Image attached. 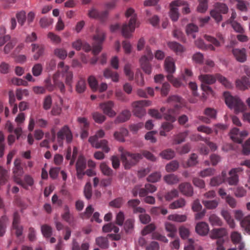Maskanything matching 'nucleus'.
<instances>
[{
  "label": "nucleus",
  "instance_id": "55",
  "mask_svg": "<svg viewBox=\"0 0 250 250\" xmlns=\"http://www.w3.org/2000/svg\"><path fill=\"white\" fill-rule=\"evenodd\" d=\"M41 231L43 235L46 238L50 237L52 235V228L47 225L42 226Z\"/></svg>",
  "mask_w": 250,
  "mask_h": 250
},
{
  "label": "nucleus",
  "instance_id": "5",
  "mask_svg": "<svg viewBox=\"0 0 250 250\" xmlns=\"http://www.w3.org/2000/svg\"><path fill=\"white\" fill-rule=\"evenodd\" d=\"M57 143L59 146H62L63 144V140L65 139L66 143L70 144L73 140L72 133L67 125L63 126L57 133Z\"/></svg>",
  "mask_w": 250,
  "mask_h": 250
},
{
  "label": "nucleus",
  "instance_id": "41",
  "mask_svg": "<svg viewBox=\"0 0 250 250\" xmlns=\"http://www.w3.org/2000/svg\"><path fill=\"white\" fill-rule=\"evenodd\" d=\"M8 218L5 215H3L0 218V236H2L5 232L6 223Z\"/></svg>",
  "mask_w": 250,
  "mask_h": 250
},
{
  "label": "nucleus",
  "instance_id": "56",
  "mask_svg": "<svg viewBox=\"0 0 250 250\" xmlns=\"http://www.w3.org/2000/svg\"><path fill=\"white\" fill-rule=\"evenodd\" d=\"M88 84L93 91H97L98 90V82L93 76H90L88 78Z\"/></svg>",
  "mask_w": 250,
  "mask_h": 250
},
{
  "label": "nucleus",
  "instance_id": "61",
  "mask_svg": "<svg viewBox=\"0 0 250 250\" xmlns=\"http://www.w3.org/2000/svg\"><path fill=\"white\" fill-rule=\"evenodd\" d=\"M179 234L183 239H187L190 234V231L188 228L181 226L179 229Z\"/></svg>",
  "mask_w": 250,
  "mask_h": 250
},
{
  "label": "nucleus",
  "instance_id": "22",
  "mask_svg": "<svg viewBox=\"0 0 250 250\" xmlns=\"http://www.w3.org/2000/svg\"><path fill=\"white\" fill-rule=\"evenodd\" d=\"M196 232L200 235L205 236L209 231L208 224L205 222H201L197 224L195 227Z\"/></svg>",
  "mask_w": 250,
  "mask_h": 250
},
{
  "label": "nucleus",
  "instance_id": "19",
  "mask_svg": "<svg viewBox=\"0 0 250 250\" xmlns=\"http://www.w3.org/2000/svg\"><path fill=\"white\" fill-rule=\"evenodd\" d=\"M227 234L224 228L214 229L210 232L209 236L212 239H223L222 238Z\"/></svg>",
  "mask_w": 250,
  "mask_h": 250
},
{
  "label": "nucleus",
  "instance_id": "35",
  "mask_svg": "<svg viewBox=\"0 0 250 250\" xmlns=\"http://www.w3.org/2000/svg\"><path fill=\"white\" fill-rule=\"evenodd\" d=\"M86 89V82L84 79L80 78L76 85V91L78 93H83Z\"/></svg>",
  "mask_w": 250,
  "mask_h": 250
},
{
  "label": "nucleus",
  "instance_id": "34",
  "mask_svg": "<svg viewBox=\"0 0 250 250\" xmlns=\"http://www.w3.org/2000/svg\"><path fill=\"white\" fill-rule=\"evenodd\" d=\"M168 47L176 53H181L184 51L183 46L175 42H169L167 44Z\"/></svg>",
  "mask_w": 250,
  "mask_h": 250
},
{
  "label": "nucleus",
  "instance_id": "12",
  "mask_svg": "<svg viewBox=\"0 0 250 250\" xmlns=\"http://www.w3.org/2000/svg\"><path fill=\"white\" fill-rule=\"evenodd\" d=\"M248 135L246 131L240 132L237 128H233L230 131V138L235 142L241 143L245 137Z\"/></svg>",
  "mask_w": 250,
  "mask_h": 250
},
{
  "label": "nucleus",
  "instance_id": "57",
  "mask_svg": "<svg viewBox=\"0 0 250 250\" xmlns=\"http://www.w3.org/2000/svg\"><path fill=\"white\" fill-rule=\"evenodd\" d=\"M77 121L79 124L81 130L89 129V123L86 118L79 117L77 119Z\"/></svg>",
  "mask_w": 250,
  "mask_h": 250
},
{
  "label": "nucleus",
  "instance_id": "39",
  "mask_svg": "<svg viewBox=\"0 0 250 250\" xmlns=\"http://www.w3.org/2000/svg\"><path fill=\"white\" fill-rule=\"evenodd\" d=\"M160 155L164 159L170 160L172 159L175 156L174 150L168 148L162 151Z\"/></svg>",
  "mask_w": 250,
  "mask_h": 250
},
{
  "label": "nucleus",
  "instance_id": "33",
  "mask_svg": "<svg viewBox=\"0 0 250 250\" xmlns=\"http://www.w3.org/2000/svg\"><path fill=\"white\" fill-rule=\"evenodd\" d=\"M165 226L166 231L168 232L167 236L171 238L174 237L177 232V228L175 225L170 223L167 222L165 223Z\"/></svg>",
  "mask_w": 250,
  "mask_h": 250
},
{
  "label": "nucleus",
  "instance_id": "29",
  "mask_svg": "<svg viewBox=\"0 0 250 250\" xmlns=\"http://www.w3.org/2000/svg\"><path fill=\"white\" fill-rule=\"evenodd\" d=\"M165 182L169 185H175L180 182V178L174 174H169L164 177Z\"/></svg>",
  "mask_w": 250,
  "mask_h": 250
},
{
  "label": "nucleus",
  "instance_id": "32",
  "mask_svg": "<svg viewBox=\"0 0 250 250\" xmlns=\"http://www.w3.org/2000/svg\"><path fill=\"white\" fill-rule=\"evenodd\" d=\"M188 130H186L175 135L173 139V143L174 144H180L184 142L185 141L186 138L188 135Z\"/></svg>",
  "mask_w": 250,
  "mask_h": 250
},
{
  "label": "nucleus",
  "instance_id": "1",
  "mask_svg": "<svg viewBox=\"0 0 250 250\" xmlns=\"http://www.w3.org/2000/svg\"><path fill=\"white\" fill-rule=\"evenodd\" d=\"M199 80L204 84H212L218 80L222 85L227 88L232 87L231 83L226 78L220 74H216L215 75L210 74H201L198 77Z\"/></svg>",
  "mask_w": 250,
  "mask_h": 250
},
{
  "label": "nucleus",
  "instance_id": "43",
  "mask_svg": "<svg viewBox=\"0 0 250 250\" xmlns=\"http://www.w3.org/2000/svg\"><path fill=\"white\" fill-rule=\"evenodd\" d=\"M202 203L204 206L208 209L215 208L218 205V202L215 200H203Z\"/></svg>",
  "mask_w": 250,
  "mask_h": 250
},
{
  "label": "nucleus",
  "instance_id": "7",
  "mask_svg": "<svg viewBox=\"0 0 250 250\" xmlns=\"http://www.w3.org/2000/svg\"><path fill=\"white\" fill-rule=\"evenodd\" d=\"M13 173L14 181L18 185L21 186L24 188H27L26 185L21 179V177L23 174V170L21 166V160L19 159H16L14 161Z\"/></svg>",
  "mask_w": 250,
  "mask_h": 250
},
{
  "label": "nucleus",
  "instance_id": "13",
  "mask_svg": "<svg viewBox=\"0 0 250 250\" xmlns=\"http://www.w3.org/2000/svg\"><path fill=\"white\" fill-rule=\"evenodd\" d=\"M243 169L241 167L231 169L229 173V176L227 179H226V181L227 182L229 185H236L239 181L237 173L240 172Z\"/></svg>",
  "mask_w": 250,
  "mask_h": 250
},
{
  "label": "nucleus",
  "instance_id": "46",
  "mask_svg": "<svg viewBox=\"0 0 250 250\" xmlns=\"http://www.w3.org/2000/svg\"><path fill=\"white\" fill-rule=\"evenodd\" d=\"M198 27L193 24H189L186 27V32L188 35H191L193 38H195V33L198 32Z\"/></svg>",
  "mask_w": 250,
  "mask_h": 250
},
{
  "label": "nucleus",
  "instance_id": "51",
  "mask_svg": "<svg viewBox=\"0 0 250 250\" xmlns=\"http://www.w3.org/2000/svg\"><path fill=\"white\" fill-rule=\"evenodd\" d=\"M237 3L236 7L238 9L243 12H247L248 11V6L249 5V3L243 0H236Z\"/></svg>",
  "mask_w": 250,
  "mask_h": 250
},
{
  "label": "nucleus",
  "instance_id": "25",
  "mask_svg": "<svg viewBox=\"0 0 250 250\" xmlns=\"http://www.w3.org/2000/svg\"><path fill=\"white\" fill-rule=\"evenodd\" d=\"M236 85L238 88L242 90L250 88V79L244 77L242 78V80H236Z\"/></svg>",
  "mask_w": 250,
  "mask_h": 250
},
{
  "label": "nucleus",
  "instance_id": "58",
  "mask_svg": "<svg viewBox=\"0 0 250 250\" xmlns=\"http://www.w3.org/2000/svg\"><path fill=\"white\" fill-rule=\"evenodd\" d=\"M42 66L41 63H36L32 67V74L35 77L39 76L42 74Z\"/></svg>",
  "mask_w": 250,
  "mask_h": 250
},
{
  "label": "nucleus",
  "instance_id": "8",
  "mask_svg": "<svg viewBox=\"0 0 250 250\" xmlns=\"http://www.w3.org/2000/svg\"><path fill=\"white\" fill-rule=\"evenodd\" d=\"M151 104V102L148 100H141L133 102L132 104L133 107V113L136 116L141 118L146 114L145 106H149Z\"/></svg>",
  "mask_w": 250,
  "mask_h": 250
},
{
  "label": "nucleus",
  "instance_id": "50",
  "mask_svg": "<svg viewBox=\"0 0 250 250\" xmlns=\"http://www.w3.org/2000/svg\"><path fill=\"white\" fill-rule=\"evenodd\" d=\"M64 212L62 214V218L66 222L70 223L72 220V216L70 213L69 208L66 205L64 207Z\"/></svg>",
  "mask_w": 250,
  "mask_h": 250
},
{
  "label": "nucleus",
  "instance_id": "44",
  "mask_svg": "<svg viewBox=\"0 0 250 250\" xmlns=\"http://www.w3.org/2000/svg\"><path fill=\"white\" fill-rule=\"evenodd\" d=\"M169 220L178 222H183L187 220V217L186 215L172 214L168 216Z\"/></svg>",
  "mask_w": 250,
  "mask_h": 250
},
{
  "label": "nucleus",
  "instance_id": "62",
  "mask_svg": "<svg viewBox=\"0 0 250 250\" xmlns=\"http://www.w3.org/2000/svg\"><path fill=\"white\" fill-rule=\"evenodd\" d=\"M124 202L123 198H117L109 203V206L113 208H120L122 206Z\"/></svg>",
  "mask_w": 250,
  "mask_h": 250
},
{
  "label": "nucleus",
  "instance_id": "49",
  "mask_svg": "<svg viewBox=\"0 0 250 250\" xmlns=\"http://www.w3.org/2000/svg\"><path fill=\"white\" fill-rule=\"evenodd\" d=\"M178 191L176 189H173L166 193L165 195V198L166 201H169L172 200L174 198L178 197Z\"/></svg>",
  "mask_w": 250,
  "mask_h": 250
},
{
  "label": "nucleus",
  "instance_id": "11",
  "mask_svg": "<svg viewBox=\"0 0 250 250\" xmlns=\"http://www.w3.org/2000/svg\"><path fill=\"white\" fill-rule=\"evenodd\" d=\"M86 168V161L83 155L78 157L76 163V170L77 177L79 180H82L83 177V172Z\"/></svg>",
  "mask_w": 250,
  "mask_h": 250
},
{
  "label": "nucleus",
  "instance_id": "23",
  "mask_svg": "<svg viewBox=\"0 0 250 250\" xmlns=\"http://www.w3.org/2000/svg\"><path fill=\"white\" fill-rule=\"evenodd\" d=\"M165 69L168 73L171 74L175 71V65L173 59L171 57H167L165 61Z\"/></svg>",
  "mask_w": 250,
  "mask_h": 250
},
{
  "label": "nucleus",
  "instance_id": "59",
  "mask_svg": "<svg viewBox=\"0 0 250 250\" xmlns=\"http://www.w3.org/2000/svg\"><path fill=\"white\" fill-rule=\"evenodd\" d=\"M131 69L132 66L130 64L127 63L125 65L124 72L129 80H133L134 78V73Z\"/></svg>",
  "mask_w": 250,
  "mask_h": 250
},
{
  "label": "nucleus",
  "instance_id": "15",
  "mask_svg": "<svg viewBox=\"0 0 250 250\" xmlns=\"http://www.w3.org/2000/svg\"><path fill=\"white\" fill-rule=\"evenodd\" d=\"M114 103L111 101L101 103L100 107L103 110L104 113L109 117H114L116 112L112 109L114 106Z\"/></svg>",
  "mask_w": 250,
  "mask_h": 250
},
{
  "label": "nucleus",
  "instance_id": "31",
  "mask_svg": "<svg viewBox=\"0 0 250 250\" xmlns=\"http://www.w3.org/2000/svg\"><path fill=\"white\" fill-rule=\"evenodd\" d=\"M104 76L105 78L111 79L114 82L119 80V75L116 72H113L110 68H106L104 71Z\"/></svg>",
  "mask_w": 250,
  "mask_h": 250
},
{
  "label": "nucleus",
  "instance_id": "60",
  "mask_svg": "<svg viewBox=\"0 0 250 250\" xmlns=\"http://www.w3.org/2000/svg\"><path fill=\"white\" fill-rule=\"evenodd\" d=\"M161 177V173L159 172H155L149 175L147 178V180L149 182L155 183L159 181Z\"/></svg>",
  "mask_w": 250,
  "mask_h": 250
},
{
  "label": "nucleus",
  "instance_id": "63",
  "mask_svg": "<svg viewBox=\"0 0 250 250\" xmlns=\"http://www.w3.org/2000/svg\"><path fill=\"white\" fill-rule=\"evenodd\" d=\"M230 238L234 244H237L242 241V236L241 234L237 231H233L231 233Z\"/></svg>",
  "mask_w": 250,
  "mask_h": 250
},
{
  "label": "nucleus",
  "instance_id": "42",
  "mask_svg": "<svg viewBox=\"0 0 250 250\" xmlns=\"http://www.w3.org/2000/svg\"><path fill=\"white\" fill-rule=\"evenodd\" d=\"M209 222L212 226H221L222 225L221 220L214 214H211L209 216Z\"/></svg>",
  "mask_w": 250,
  "mask_h": 250
},
{
  "label": "nucleus",
  "instance_id": "28",
  "mask_svg": "<svg viewBox=\"0 0 250 250\" xmlns=\"http://www.w3.org/2000/svg\"><path fill=\"white\" fill-rule=\"evenodd\" d=\"M135 220L132 218L127 219L124 224V229L127 234H131L133 232L134 227Z\"/></svg>",
  "mask_w": 250,
  "mask_h": 250
},
{
  "label": "nucleus",
  "instance_id": "2",
  "mask_svg": "<svg viewBox=\"0 0 250 250\" xmlns=\"http://www.w3.org/2000/svg\"><path fill=\"white\" fill-rule=\"evenodd\" d=\"M224 97L226 104L231 109H233L235 112H243L247 109L246 105L237 96H232L229 92L224 93Z\"/></svg>",
  "mask_w": 250,
  "mask_h": 250
},
{
  "label": "nucleus",
  "instance_id": "9",
  "mask_svg": "<svg viewBox=\"0 0 250 250\" xmlns=\"http://www.w3.org/2000/svg\"><path fill=\"white\" fill-rule=\"evenodd\" d=\"M105 38V34L103 32L97 30L96 34L93 37V49L92 53L97 55L102 49V44Z\"/></svg>",
  "mask_w": 250,
  "mask_h": 250
},
{
  "label": "nucleus",
  "instance_id": "26",
  "mask_svg": "<svg viewBox=\"0 0 250 250\" xmlns=\"http://www.w3.org/2000/svg\"><path fill=\"white\" fill-rule=\"evenodd\" d=\"M60 76V73L57 72L55 73L53 76V81L54 84V88L55 87H58L60 89L61 93H64L65 91V88L64 83L59 80Z\"/></svg>",
  "mask_w": 250,
  "mask_h": 250
},
{
  "label": "nucleus",
  "instance_id": "64",
  "mask_svg": "<svg viewBox=\"0 0 250 250\" xmlns=\"http://www.w3.org/2000/svg\"><path fill=\"white\" fill-rule=\"evenodd\" d=\"M54 54L60 59L64 60L66 57L67 53L62 48H57L54 50Z\"/></svg>",
  "mask_w": 250,
  "mask_h": 250
},
{
  "label": "nucleus",
  "instance_id": "37",
  "mask_svg": "<svg viewBox=\"0 0 250 250\" xmlns=\"http://www.w3.org/2000/svg\"><path fill=\"white\" fill-rule=\"evenodd\" d=\"M185 200L182 198H181L171 203L169 207L170 209H174L178 208H182L185 206Z\"/></svg>",
  "mask_w": 250,
  "mask_h": 250
},
{
  "label": "nucleus",
  "instance_id": "18",
  "mask_svg": "<svg viewBox=\"0 0 250 250\" xmlns=\"http://www.w3.org/2000/svg\"><path fill=\"white\" fill-rule=\"evenodd\" d=\"M108 15L107 10L99 12L96 9L92 8L88 13V15L90 18L98 19L101 21H104Z\"/></svg>",
  "mask_w": 250,
  "mask_h": 250
},
{
  "label": "nucleus",
  "instance_id": "20",
  "mask_svg": "<svg viewBox=\"0 0 250 250\" xmlns=\"http://www.w3.org/2000/svg\"><path fill=\"white\" fill-rule=\"evenodd\" d=\"M232 53L236 60L240 62H244L247 60L246 50L244 48H235L232 50Z\"/></svg>",
  "mask_w": 250,
  "mask_h": 250
},
{
  "label": "nucleus",
  "instance_id": "53",
  "mask_svg": "<svg viewBox=\"0 0 250 250\" xmlns=\"http://www.w3.org/2000/svg\"><path fill=\"white\" fill-rule=\"evenodd\" d=\"M92 117L95 122L98 124H102L106 119L104 115L98 112L93 113Z\"/></svg>",
  "mask_w": 250,
  "mask_h": 250
},
{
  "label": "nucleus",
  "instance_id": "4",
  "mask_svg": "<svg viewBox=\"0 0 250 250\" xmlns=\"http://www.w3.org/2000/svg\"><path fill=\"white\" fill-rule=\"evenodd\" d=\"M134 13V10L131 8H128L125 12V16L127 18L131 16L128 24L125 23L122 29L123 36L126 38L131 36V34L134 32L135 28L136 16Z\"/></svg>",
  "mask_w": 250,
  "mask_h": 250
},
{
  "label": "nucleus",
  "instance_id": "30",
  "mask_svg": "<svg viewBox=\"0 0 250 250\" xmlns=\"http://www.w3.org/2000/svg\"><path fill=\"white\" fill-rule=\"evenodd\" d=\"M128 130L125 128H121L119 131L115 132L114 136L115 138L118 141L125 142V137L128 134Z\"/></svg>",
  "mask_w": 250,
  "mask_h": 250
},
{
  "label": "nucleus",
  "instance_id": "3",
  "mask_svg": "<svg viewBox=\"0 0 250 250\" xmlns=\"http://www.w3.org/2000/svg\"><path fill=\"white\" fill-rule=\"evenodd\" d=\"M121 159L125 169H128L136 165L140 160L142 159V155L139 153H131L128 151L122 152Z\"/></svg>",
  "mask_w": 250,
  "mask_h": 250
},
{
  "label": "nucleus",
  "instance_id": "27",
  "mask_svg": "<svg viewBox=\"0 0 250 250\" xmlns=\"http://www.w3.org/2000/svg\"><path fill=\"white\" fill-rule=\"evenodd\" d=\"M131 113L129 110H124L117 117L115 122L117 123H124L130 119Z\"/></svg>",
  "mask_w": 250,
  "mask_h": 250
},
{
  "label": "nucleus",
  "instance_id": "24",
  "mask_svg": "<svg viewBox=\"0 0 250 250\" xmlns=\"http://www.w3.org/2000/svg\"><path fill=\"white\" fill-rule=\"evenodd\" d=\"M90 144L92 146L96 148H101L105 153H108L110 151V149L108 146V141L105 139L102 140L100 141H97Z\"/></svg>",
  "mask_w": 250,
  "mask_h": 250
},
{
  "label": "nucleus",
  "instance_id": "52",
  "mask_svg": "<svg viewBox=\"0 0 250 250\" xmlns=\"http://www.w3.org/2000/svg\"><path fill=\"white\" fill-rule=\"evenodd\" d=\"M105 133L103 129H100L97 131L95 135L91 136L89 138L88 141L90 143H94L95 141H98L99 138H102L104 137Z\"/></svg>",
  "mask_w": 250,
  "mask_h": 250
},
{
  "label": "nucleus",
  "instance_id": "48",
  "mask_svg": "<svg viewBox=\"0 0 250 250\" xmlns=\"http://www.w3.org/2000/svg\"><path fill=\"white\" fill-rule=\"evenodd\" d=\"M16 18L19 24L23 26L26 21V13L24 11H21L16 14Z\"/></svg>",
  "mask_w": 250,
  "mask_h": 250
},
{
  "label": "nucleus",
  "instance_id": "38",
  "mask_svg": "<svg viewBox=\"0 0 250 250\" xmlns=\"http://www.w3.org/2000/svg\"><path fill=\"white\" fill-rule=\"evenodd\" d=\"M103 230L105 232H109L113 231L117 233L119 231V228L115 226V224L112 223L107 224L103 227Z\"/></svg>",
  "mask_w": 250,
  "mask_h": 250
},
{
  "label": "nucleus",
  "instance_id": "14",
  "mask_svg": "<svg viewBox=\"0 0 250 250\" xmlns=\"http://www.w3.org/2000/svg\"><path fill=\"white\" fill-rule=\"evenodd\" d=\"M180 106L176 104L174 108H170L164 114V119L171 123H173L176 121V117L180 113Z\"/></svg>",
  "mask_w": 250,
  "mask_h": 250
},
{
  "label": "nucleus",
  "instance_id": "16",
  "mask_svg": "<svg viewBox=\"0 0 250 250\" xmlns=\"http://www.w3.org/2000/svg\"><path fill=\"white\" fill-rule=\"evenodd\" d=\"M216 37L218 39L207 35H205L204 38L207 41L211 43L215 46L219 47L222 44L224 43V39L223 35L220 33H218L216 34Z\"/></svg>",
  "mask_w": 250,
  "mask_h": 250
},
{
  "label": "nucleus",
  "instance_id": "40",
  "mask_svg": "<svg viewBox=\"0 0 250 250\" xmlns=\"http://www.w3.org/2000/svg\"><path fill=\"white\" fill-rule=\"evenodd\" d=\"M100 167L104 175L107 176H111L113 175L112 169L108 167L105 163H101Z\"/></svg>",
  "mask_w": 250,
  "mask_h": 250
},
{
  "label": "nucleus",
  "instance_id": "21",
  "mask_svg": "<svg viewBox=\"0 0 250 250\" xmlns=\"http://www.w3.org/2000/svg\"><path fill=\"white\" fill-rule=\"evenodd\" d=\"M32 51L34 53L33 58L37 60L44 53V46L42 44L33 43L31 44Z\"/></svg>",
  "mask_w": 250,
  "mask_h": 250
},
{
  "label": "nucleus",
  "instance_id": "17",
  "mask_svg": "<svg viewBox=\"0 0 250 250\" xmlns=\"http://www.w3.org/2000/svg\"><path fill=\"white\" fill-rule=\"evenodd\" d=\"M180 192L186 196L190 197L193 195V189L191 184L188 182L180 184L178 187Z\"/></svg>",
  "mask_w": 250,
  "mask_h": 250
},
{
  "label": "nucleus",
  "instance_id": "47",
  "mask_svg": "<svg viewBox=\"0 0 250 250\" xmlns=\"http://www.w3.org/2000/svg\"><path fill=\"white\" fill-rule=\"evenodd\" d=\"M215 9L221 14H225L228 13L229 8L226 4L217 2L215 5Z\"/></svg>",
  "mask_w": 250,
  "mask_h": 250
},
{
  "label": "nucleus",
  "instance_id": "45",
  "mask_svg": "<svg viewBox=\"0 0 250 250\" xmlns=\"http://www.w3.org/2000/svg\"><path fill=\"white\" fill-rule=\"evenodd\" d=\"M179 164L177 161H172L166 166V170L168 172L176 171L179 167Z\"/></svg>",
  "mask_w": 250,
  "mask_h": 250
},
{
  "label": "nucleus",
  "instance_id": "10",
  "mask_svg": "<svg viewBox=\"0 0 250 250\" xmlns=\"http://www.w3.org/2000/svg\"><path fill=\"white\" fill-rule=\"evenodd\" d=\"M186 3V1L181 0H175L170 3L169 16L173 21H177L179 17V13L177 7L185 5Z\"/></svg>",
  "mask_w": 250,
  "mask_h": 250
},
{
  "label": "nucleus",
  "instance_id": "6",
  "mask_svg": "<svg viewBox=\"0 0 250 250\" xmlns=\"http://www.w3.org/2000/svg\"><path fill=\"white\" fill-rule=\"evenodd\" d=\"M153 55L149 47L146 49L145 55L143 56L140 59V62L141 68L147 74L151 73V67L149 62L153 59Z\"/></svg>",
  "mask_w": 250,
  "mask_h": 250
},
{
  "label": "nucleus",
  "instance_id": "54",
  "mask_svg": "<svg viewBox=\"0 0 250 250\" xmlns=\"http://www.w3.org/2000/svg\"><path fill=\"white\" fill-rule=\"evenodd\" d=\"M241 226L246 231L250 234V217H245L241 222Z\"/></svg>",
  "mask_w": 250,
  "mask_h": 250
},
{
  "label": "nucleus",
  "instance_id": "36",
  "mask_svg": "<svg viewBox=\"0 0 250 250\" xmlns=\"http://www.w3.org/2000/svg\"><path fill=\"white\" fill-rule=\"evenodd\" d=\"M96 244L101 249H106L109 247L108 241L107 238L99 237L96 239Z\"/></svg>",
  "mask_w": 250,
  "mask_h": 250
}]
</instances>
